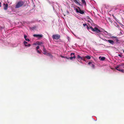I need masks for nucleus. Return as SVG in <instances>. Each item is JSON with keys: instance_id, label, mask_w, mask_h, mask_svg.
Here are the masks:
<instances>
[{"instance_id": "obj_10", "label": "nucleus", "mask_w": 124, "mask_h": 124, "mask_svg": "<svg viewBox=\"0 0 124 124\" xmlns=\"http://www.w3.org/2000/svg\"><path fill=\"white\" fill-rule=\"evenodd\" d=\"M124 66V63H122L121 64H120L118 65L117 66H116V68H120V67L123 66Z\"/></svg>"}, {"instance_id": "obj_11", "label": "nucleus", "mask_w": 124, "mask_h": 124, "mask_svg": "<svg viewBox=\"0 0 124 124\" xmlns=\"http://www.w3.org/2000/svg\"><path fill=\"white\" fill-rule=\"evenodd\" d=\"M42 46H43V51L44 52L43 53L44 54H46V49L44 47V46L42 45Z\"/></svg>"}, {"instance_id": "obj_4", "label": "nucleus", "mask_w": 124, "mask_h": 124, "mask_svg": "<svg viewBox=\"0 0 124 124\" xmlns=\"http://www.w3.org/2000/svg\"><path fill=\"white\" fill-rule=\"evenodd\" d=\"M52 37L53 39H58L60 38V35L58 34L54 35H53Z\"/></svg>"}, {"instance_id": "obj_19", "label": "nucleus", "mask_w": 124, "mask_h": 124, "mask_svg": "<svg viewBox=\"0 0 124 124\" xmlns=\"http://www.w3.org/2000/svg\"><path fill=\"white\" fill-rule=\"evenodd\" d=\"M82 3L85 5H86V3L85 1V0H81Z\"/></svg>"}, {"instance_id": "obj_20", "label": "nucleus", "mask_w": 124, "mask_h": 124, "mask_svg": "<svg viewBox=\"0 0 124 124\" xmlns=\"http://www.w3.org/2000/svg\"><path fill=\"white\" fill-rule=\"evenodd\" d=\"M45 55L49 56H51V55L50 53H47V52L46 53V54Z\"/></svg>"}, {"instance_id": "obj_14", "label": "nucleus", "mask_w": 124, "mask_h": 124, "mask_svg": "<svg viewBox=\"0 0 124 124\" xmlns=\"http://www.w3.org/2000/svg\"><path fill=\"white\" fill-rule=\"evenodd\" d=\"M24 38L26 41H27L28 42L30 41V40L27 38V36L24 35Z\"/></svg>"}, {"instance_id": "obj_1", "label": "nucleus", "mask_w": 124, "mask_h": 124, "mask_svg": "<svg viewBox=\"0 0 124 124\" xmlns=\"http://www.w3.org/2000/svg\"><path fill=\"white\" fill-rule=\"evenodd\" d=\"M87 29L89 30L91 29L92 31L95 32L98 35H99V34L101 32V31L96 27H95L94 28H93L92 26H90L89 27L87 26Z\"/></svg>"}, {"instance_id": "obj_36", "label": "nucleus", "mask_w": 124, "mask_h": 124, "mask_svg": "<svg viewBox=\"0 0 124 124\" xmlns=\"http://www.w3.org/2000/svg\"><path fill=\"white\" fill-rule=\"evenodd\" d=\"M123 52L124 53V50H123Z\"/></svg>"}, {"instance_id": "obj_6", "label": "nucleus", "mask_w": 124, "mask_h": 124, "mask_svg": "<svg viewBox=\"0 0 124 124\" xmlns=\"http://www.w3.org/2000/svg\"><path fill=\"white\" fill-rule=\"evenodd\" d=\"M74 54H75L74 53H72L71 54V56L70 57V59L71 60H72L73 59H75V58L76 57Z\"/></svg>"}, {"instance_id": "obj_5", "label": "nucleus", "mask_w": 124, "mask_h": 124, "mask_svg": "<svg viewBox=\"0 0 124 124\" xmlns=\"http://www.w3.org/2000/svg\"><path fill=\"white\" fill-rule=\"evenodd\" d=\"M23 44L25 46L27 47H29L31 46L30 44H28V43L25 41L23 42Z\"/></svg>"}, {"instance_id": "obj_15", "label": "nucleus", "mask_w": 124, "mask_h": 124, "mask_svg": "<svg viewBox=\"0 0 124 124\" xmlns=\"http://www.w3.org/2000/svg\"><path fill=\"white\" fill-rule=\"evenodd\" d=\"M105 59V58L104 57L100 56L99 57V59L101 61H103Z\"/></svg>"}, {"instance_id": "obj_26", "label": "nucleus", "mask_w": 124, "mask_h": 124, "mask_svg": "<svg viewBox=\"0 0 124 124\" xmlns=\"http://www.w3.org/2000/svg\"><path fill=\"white\" fill-rule=\"evenodd\" d=\"M104 33L106 34V33H107V34L108 35H109V34L106 31H105Z\"/></svg>"}, {"instance_id": "obj_18", "label": "nucleus", "mask_w": 124, "mask_h": 124, "mask_svg": "<svg viewBox=\"0 0 124 124\" xmlns=\"http://www.w3.org/2000/svg\"><path fill=\"white\" fill-rule=\"evenodd\" d=\"M85 58H86L88 59H90L91 58V57L90 56H85Z\"/></svg>"}, {"instance_id": "obj_38", "label": "nucleus", "mask_w": 124, "mask_h": 124, "mask_svg": "<svg viewBox=\"0 0 124 124\" xmlns=\"http://www.w3.org/2000/svg\"><path fill=\"white\" fill-rule=\"evenodd\" d=\"M123 68H124V66L123 67Z\"/></svg>"}, {"instance_id": "obj_7", "label": "nucleus", "mask_w": 124, "mask_h": 124, "mask_svg": "<svg viewBox=\"0 0 124 124\" xmlns=\"http://www.w3.org/2000/svg\"><path fill=\"white\" fill-rule=\"evenodd\" d=\"M88 64L92 67L94 68V63L93 62H88Z\"/></svg>"}, {"instance_id": "obj_23", "label": "nucleus", "mask_w": 124, "mask_h": 124, "mask_svg": "<svg viewBox=\"0 0 124 124\" xmlns=\"http://www.w3.org/2000/svg\"><path fill=\"white\" fill-rule=\"evenodd\" d=\"M81 56H80L79 55H78L77 56V58H78L80 59L81 58Z\"/></svg>"}, {"instance_id": "obj_3", "label": "nucleus", "mask_w": 124, "mask_h": 124, "mask_svg": "<svg viewBox=\"0 0 124 124\" xmlns=\"http://www.w3.org/2000/svg\"><path fill=\"white\" fill-rule=\"evenodd\" d=\"M78 9L76 8V12L81 14H83L84 13V11L83 10H81L79 7H78Z\"/></svg>"}, {"instance_id": "obj_35", "label": "nucleus", "mask_w": 124, "mask_h": 124, "mask_svg": "<svg viewBox=\"0 0 124 124\" xmlns=\"http://www.w3.org/2000/svg\"><path fill=\"white\" fill-rule=\"evenodd\" d=\"M122 31H121V33L122 34Z\"/></svg>"}, {"instance_id": "obj_8", "label": "nucleus", "mask_w": 124, "mask_h": 124, "mask_svg": "<svg viewBox=\"0 0 124 124\" xmlns=\"http://www.w3.org/2000/svg\"><path fill=\"white\" fill-rule=\"evenodd\" d=\"M39 48V46H37L36 48V50L37 52L39 53L40 54L41 52L42 51L40 49L38 50V49Z\"/></svg>"}, {"instance_id": "obj_17", "label": "nucleus", "mask_w": 124, "mask_h": 124, "mask_svg": "<svg viewBox=\"0 0 124 124\" xmlns=\"http://www.w3.org/2000/svg\"><path fill=\"white\" fill-rule=\"evenodd\" d=\"M38 41V45H42L41 46H42V44H43V43L42 42H41V41Z\"/></svg>"}, {"instance_id": "obj_32", "label": "nucleus", "mask_w": 124, "mask_h": 124, "mask_svg": "<svg viewBox=\"0 0 124 124\" xmlns=\"http://www.w3.org/2000/svg\"><path fill=\"white\" fill-rule=\"evenodd\" d=\"M83 60L84 61H85V60L84 59Z\"/></svg>"}, {"instance_id": "obj_30", "label": "nucleus", "mask_w": 124, "mask_h": 124, "mask_svg": "<svg viewBox=\"0 0 124 124\" xmlns=\"http://www.w3.org/2000/svg\"><path fill=\"white\" fill-rule=\"evenodd\" d=\"M61 57H62V58H65V57H64V56H61Z\"/></svg>"}, {"instance_id": "obj_27", "label": "nucleus", "mask_w": 124, "mask_h": 124, "mask_svg": "<svg viewBox=\"0 0 124 124\" xmlns=\"http://www.w3.org/2000/svg\"><path fill=\"white\" fill-rule=\"evenodd\" d=\"M83 25L84 26H87L86 24H83Z\"/></svg>"}, {"instance_id": "obj_29", "label": "nucleus", "mask_w": 124, "mask_h": 124, "mask_svg": "<svg viewBox=\"0 0 124 124\" xmlns=\"http://www.w3.org/2000/svg\"><path fill=\"white\" fill-rule=\"evenodd\" d=\"M74 1L76 3H78V2L76 0H74Z\"/></svg>"}, {"instance_id": "obj_13", "label": "nucleus", "mask_w": 124, "mask_h": 124, "mask_svg": "<svg viewBox=\"0 0 124 124\" xmlns=\"http://www.w3.org/2000/svg\"><path fill=\"white\" fill-rule=\"evenodd\" d=\"M108 42L109 43L112 45H113L114 44V42L112 40H108Z\"/></svg>"}, {"instance_id": "obj_24", "label": "nucleus", "mask_w": 124, "mask_h": 124, "mask_svg": "<svg viewBox=\"0 0 124 124\" xmlns=\"http://www.w3.org/2000/svg\"><path fill=\"white\" fill-rule=\"evenodd\" d=\"M67 39L68 41H70V39L69 37L68 36H67Z\"/></svg>"}, {"instance_id": "obj_31", "label": "nucleus", "mask_w": 124, "mask_h": 124, "mask_svg": "<svg viewBox=\"0 0 124 124\" xmlns=\"http://www.w3.org/2000/svg\"><path fill=\"white\" fill-rule=\"evenodd\" d=\"M108 40H106L105 39L104 40L105 41H107L108 42Z\"/></svg>"}, {"instance_id": "obj_12", "label": "nucleus", "mask_w": 124, "mask_h": 124, "mask_svg": "<svg viewBox=\"0 0 124 124\" xmlns=\"http://www.w3.org/2000/svg\"><path fill=\"white\" fill-rule=\"evenodd\" d=\"M116 68V67H115L116 69L117 70L121 72L122 73H124V70L123 69H120L118 68Z\"/></svg>"}, {"instance_id": "obj_28", "label": "nucleus", "mask_w": 124, "mask_h": 124, "mask_svg": "<svg viewBox=\"0 0 124 124\" xmlns=\"http://www.w3.org/2000/svg\"><path fill=\"white\" fill-rule=\"evenodd\" d=\"M65 58H66L67 59H70V57H65Z\"/></svg>"}, {"instance_id": "obj_22", "label": "nucleus", "mask_w": 124, "mask_h": 124, "mask_svg": "<svg viewBox=\"0 0 124 124\" xmlns=\"http://www.w3.org/2000/svg\"><path fill=\"white\" fill-rule=\"evenodd\" d=\"M111 38H115V39H117V37H114V36H111Z\"/></svg>"}, {"instance_id": "obj_33", "label": "nucleus", "mask_w": 124, "mask_h": 124, "mask_svg": "<svg viewBox=\"0 0 124 124\" xmlns=\"http://www.w3.org/2000/svg\"><path fill=\"white\" fill-rule=\"evenodd\" d=\"M1 3L0 2V7H1Z\"/></svg>"}, {"instance_id": "obj_34", "label": "nucleus", "mask_w": 124, "mask_h": 124, "mask_svg": "<svg viewBox=\"0 0 124 124\" xmlns=\"http://www.w3.org/2000/svg\"><path fill=\"white\" fill-rule=\"evenodd\" d=\"M116 40V41H118V39H117Z\"/></svg>"}, {"instance_id": "obj_16", "label": "nucleus", "mask_w": 124, "mask_h": 124, "mask_svg": "<svg viewBox=\"0 0 124 124\" xmlns=\"http://www.w3.org/2000/svg\"><path fill=\"white\" fill-rule=\"evenodd\" d=\"M8 7V4H6L5 5V6L4 8V9L5 10H6L7 9Z\"/></svg>"}, {"instance_id": "obj_21", "label": "nucleus", "mask_w": 124, "mask_h": 124, "mask_svg": "<svg viewBox=\"0 0 124 124\" xmlns=\"http://www.w3.org/2000/svg\"><path fill=\"white\" fill-rule=\"evenodd\" d=\"M33 45H38V41H37L36 42L33 43Z\"/></svg>"}, {"instance_id": "obj_25", "label": "nucleus", "mask_w": 124, "mask_h": 124, "mask_svg": "<svg viewBox=\"0 0 124 124\" xmlns=\"http://www.w3.org/2000/svg\"><path fill=\"white\" fill-rule=\"evenodd\" d=\"M85 58V57H81V58H80L82 60H83Z\"/></svg>"}, {"instance_id": "obj_37", "label": "nucleus", "mask_w": 124, "mask_h": 124, "mask_svg": "<svg viewBox=\"0 0 124 124\" xmlns=\"http://www.w3.org/2000/svg\"><path fill=\"white\" fill-rule=\"evenodd\" d=\"M73 34L75 36H76L75 35V34Z\"/></svg>"}, {"instance_id": "obj_9", "label": "nucleus", "mask_w": 124, "mask_h": 124, "mask_svg": "<svg viewBox=\"0 0 124 124\" xmlns=\"http://www.w3.org/2000/svg\"><path fill=\"white\" fill-rule=\"evenodd\" d=\"M33 36L37 37L39 38H40L42 37V35L40 34H34L33 35Z\"/></svg>"}, {"instance_id": "obj_2", "label": "nucleus", "mask_w": 124, "mask_h": 124, "mask_svg": "<svg viewBox=\"0 0 124 124\" xmlns=\"http://www.w3.org/2000/svg\"><path fill=\"white\" fill-rule=\"evenodd\" d=\"M23 4V2L22 1H19L16 5V8H18L22 6Z\"/></svg>"}]
</instances>
